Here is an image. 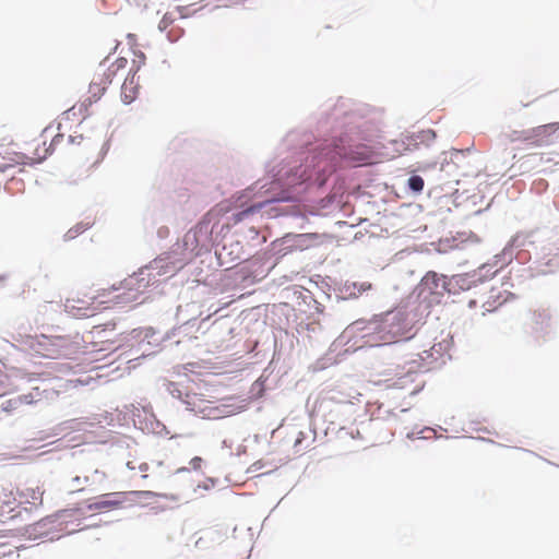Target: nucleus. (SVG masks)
Here are the masks:
<instances>
[{
    "label": "nucleus",
    "mask_w": 559,
    "mask_h": 559,
    "mask_svg": "<svg viewBox=\"0 0 559 559\" xmlns=\"http://www.w3.org/2000/svg\"><path fill=\"white\" fill-rule=\"evenodd\" d=\"M78 139L80 140L78 143L81 144L83 141L82 135H69L66 138L63 133H57L51 140L49 147H47L46 141H43L40 144L34 143V153L31 156L25 153L14 152L4 145H0V173H3L16 165L39 163L47 157L49 151H55L58 145L64 142V140L69 143H74Z\"/></svg>",
    "instance_id": "1"
},
{
    "label": "nucleus",
    "mask_w": 559,
    "mask_h": 559,
    "mask_svg": "<svg viewBox=\"0 0 559 559\" xmlns=\"http://www.w3.org/2000/svg\"><path fill=\"white\" fill-rule=\"evenodd\" d=\"M128 64L127 58L120 57L108 63L106 58L98 67L88 87V104L98 100L107 87L112 83L117 74L124 70Z\"/></svg>",
    "instance_id": "2"
},
{
    "label": "nucleus",
    "mask_w": 559,
    "mask_h": 559,
    "mask_svg": "<svg viewBox=\"0 0 559 559\" xmlns=\"http://www.w3.org/2000/svg\"><path fill=\"white\" fill-rule=\"evenodd\" d=\"M559 132V122L546 123L532 129L513 131L512 142H522L526 146L539 147L552 143L554 135Z\"/></svg>",
    "instance_id": "3"
},
{
    "label": "nucleus",
    "mask_w": 559,
    "mask_h": 559,
    "mask_svg": "<svg viewBox=\"0 0 559 559\" xmlns=\"http://www.w3.org/2000/svg\"><path fill=\"white\" fill-rule=\"evenodd\" d=\"M131 495L134 496H153L152 491H116L108 492L100 496L95 497L87 504V510L92 512H110L115 510H120L126 507V504L130 501L129 497Z\"/></svg>",
    "instance_id": "4"
},
{
    "label": "nucleus",
    "mask_w": 559,
    "mask_h": 559,
    "mask_svg": "<svg viewBox=\"0 0 559 559\" xmlns=\"http://www.w3.org/2000/svg\"><path fill=\"white\" fill-rule=\"evenodd\" d=\"M331 153H333L330 157L331 162H334L336 156L356 165H371L379 162V154L372 147L365 144H357L348 148L336 145L333 151L322 152L321 155L328 157Z\"/></svg>",
    "instance_id": "5"
},
{
    "label": "nucleus",
    "mask_w": 559,
    "mask_h": 559,
    "mask_svg": "<svg viewBox=\"0 0 559 559\" xmlns=\"http://www.w3.org/2000/svg\"><path fill=\"white\" fill-rule=\"evenodd\" d=\"M393 376L389 379V381H393L391 386L405 390L411 395L418 393L424 388V382L419 379V372L413 366H396Z\"/></svg>",
    "instance_id": "6"
},
{
    "label": "nucleus",
    "mask_w": 559,
    "mask_h": 559,
    "mask_svg": "<svg viewBox=\"0 0 559 559\" xmlns=\"http://www.w3.org/2000/svg\"><path fill=\"white\" fill-rule=\"evenodd\" d=\"M62 341L59 338H50L47 336H43L41 340L38 341V347L36 352L43 357L47 358H58L62 356Z\"/></svg>",
    "instance_id": "7"
},
{
    "label": "nucleus",
    "mask_w": 559,
    "mask_h": 559,
    "mask_svg": "<svg viewBox=\"0 0 559 559\" xmlns=\"http://www.w3.org/2000/svg\"><path fill=\"white\" fill-rule=\"evenodd\" d=\"M140 84L135 74L128 76L121 86V99L124 104H131L139 95Z\"/></svg>",
    "instance_id": "8"
},
{
    "label": "nucleus",
    "mask_w": 559,
    "mask_h": 559,
    "mask_svg": "<svg viewBox=\"0 0 559 559\" xmlns=\"http://www.w3.org/2000/svg\"><path fill=\"white\" fill-rule=\"evenodd\" d=\"M119 289H120V287H116L115 285H112L110 288H106V289L104 288V289L98 290L97 294L93 295L90 299L92 300V304H94L95 301H98V304H108V302L124 304V302L131 301V298H126L124 294H120V295L115 296L114 298L106 299V297L109 296L110 293L119 290Z\"/></svg>",
    "instance_id": "9"
},
{
    "label": "nucleus",
    "mask_w": 559,
    "mask_h": 559,
    "mask_svg": "<svg viewBox=\"0 0 559 559\" xmlns=\"http://www.w3.org/2000/svg\"><path fill=\"white\" fill-rule=\"evenodd\" d=\"M8 499H2L0 502V522L7 523L11 520H14L21 514L22 508L19 504L12 506L10 501V495H4Z\"/></svg>",
    "instance_id": "10"
},
{
    "label": "nucleus",
    "mask_w": 559,
    "mask_h": 559,
    "mask_svg": "<svg viewBox=\"0 0 559 559\" xmlns=\"http://www.w3.org/2000/svg\"><path fill=\"white\" fill-rule=\"evenodd\" d=\"M44 491L39 487L26 488L20 492L22 502L32 503L33 506H40L43 503Z\"/></svg>",
    "instance_id": "11"
},
{
    "label": "nucleus",
    "mask_w": 559,
    "mask_h": 559,
    "mask_svg": "<svg viewBox=\"0 0 559 559\" xmlns=\"http://www.w3.org/2000/svg\"><path fill=\"white\" fill-rule=\"evenodd\" d=\"M311 175L307 174L306 170H301V167L297 168L296 171L292 175H288L285 179V185L288 188L295 187L297 185H301L305 181L309 180Z\"/></svg>",
    "instance_id": "12"
},
{
    "label": "nucleus",
    "mask_w": 559,
    "mask_h": 559,
    "mask_svg": "<svg viewBox=\"0 0 559 559\" xmlns=\"http://www.w3.org/2000/svg\"><path fill=\"white\" fill-rule=\"evenodd\" d=\"M83 304L84 302L80 301V300H74V299L70 300V299H68L66 307L68 309H70L71 311L78 310L79 314H82V316H86V317L93 316L94 309L90 310V307H85V306H83Z\"/></svg>",
    "instance_id": "13"
},
{
    "label": "nucleus",
    "mask_w": 559,
    "mask_h": 559,
    "mask_svg": "<svg viewBox=\"0 0 559 559\" xmlns=\"http://www.w3.org/2000/svg\"><path fill=\"white\" fill-rule=\"evenodd\" d=\"M441 282V278L438 276L435 272H428L423 281L421 285L428 288L430 292H433L438 288L439 283Z\"/></svg>",
    "instance_id": "14"
},
{
    "label": "nucleus",
    "mask_w": 559,
    "mask_h": 559,
    "mask_svg": "<svg viewBox=\"0 0 559 559\" xmlns=\"http://www.w3.org/2000/svg\"><path fill=\"white\" fill-rule=\"evenodd\" d=\"M485 297L483 301L480 302V316H485L487 312L493 311L498 307V302L496 300H491L493 297L492 294L488 295L487 293H484Z\"/></svg>",
    "instance_id": "15"
},
{
    "label": "nucleus",
    "mask_w": 559,
    "mask_h": 559,
    "mask_svg": "<svg viewBox=\"0 0 559 559\" xmlns=\"http://www.w3.org/2000/svg\"><path fill=\"white\" fill-rule=\"evenodd\" d=\"M175 14L173 12H167L164 14L162 20L158 23V28L160 32H167L171 26H174Z\"/></svg>",
    "instance_id": "16"
},
{
    "label": "nucleus",
    "mask_w": 559,
    "mask_h": 559,
    "mask_svg": "<svg viewBox=\"0 0 559 559\" xmlns=\"http://www.w3.org/2000/svg\"><path fill=\"white\" fill-rule=\"evenodd\" d=\"M424 179L420 176H412L408 179V187L414 192H420L424 189Z\"/></svg>",
    "instance_id": "17"
},
{
    "label": "nucleus",
    "mask_w": 559,
    "mask_h": 559,
    "mask_svg": "<svg viewBox=\"0 0 559 559\" xmlns=\"http://www.w3.org/2000/svg\"><path fill=\"white\" fill-rule=\"evenodd\" d=\"M183 35V29L177 26H171L167 31V37L170 41H177Z\"/></svg>",
    "instance_id": "18"
},
{
    "label": "nucleus",
    "mask_w": 559,
    "mask_h": 559,
    "mask_svg": "<svg viewBox=\"0 0 559 559\" xmlns=\"http://www.w3.org/2000/svg\"><path fill=\"white\" fill-rule=\"evenodd\" d=\"M485 294H478L476 298H472L468 300L467 306L469 309L480 308V302L483 301Z\"/></svg>",
    "instance_id": "19"
},
{
    "label": "nucleus",
    "mask_w": 559,
    "mask_h": 559,
    "mask_svg": "<svg viewBox=\"0 0 559 559\" xmlns=\"http://www.w3.org/2000/svg\"><path fill=\"white\" fill-rule=\"evenodd\" d=\"M85 110H86V105H85V103H82L80 105H74L72 108H70L67 111V115L72 114L74 116L76 114V111L82 115L83 111H85Z\"/></svg>",
    "instance_id": "20"
},
{
    "label": "nucleus",
    "mask_w": 559,
    "mask_h": 559,
    "mask_svg": "<svg viewBox=\"0 0 559 559\" xmlns=\"http://www.w3.org/2000/svg\"><path fill=\"white\" fill-rule=\"evenodd\" d=\"M254 211V207H249L247 210H243L237 214H235V222H240L243 219V217L248 216L250 213H252Z\"/></svg>",
    "instance_id": "21"
},
{
    "label": "nucleus",
    "mask_w": 559,
    "mask_h": 559,
    "mask_svg": "<svg viewBox=\"0 0 559 559\" xmlns=\"http://www.w3.org/2000/svg\"><path fill=\"white\" fill-rule=\"evenodd\" d=\"M317 238H318L317 234H305V235L299 236V242L304 243L307 240L317 239Z\"/></svg>",
    "instance_id": "22"
},
{
    "label": "nucleus",
    "mask_w": 559,
    "mask_h": 559,
    "mask_svg": "<svg viewBox=\"0 0 559 559\" xmlns=\"http://www.w3.org/2000/svg\"><path fill=\"white\" fill-rule=\"evenodd\" d=\"M29 396L33 397V394L31 393ZM17 402L32 403V400L28 399V395H23V396L17 397L16 400H14V403H17Z\"/></svg>",
    "instance_id": "23"
},
{
    "label": "nucleus",
    "mask_w": 559,
    "mask_h": 559,
    "mask_svg": "<svg viewBox=\"0 0 559 559\" xmlns=\"http://www.w3.org/2000/svg\"><path fill=\"white\" fill-rule=\"evenodd\" d=\"M289 199H292V195L286 193V192H284L283 195L278 197V198H275L274 200H276V201H287Z\"/></svg>",
    "instance_id": "24"
},
{
    "label": "nucleus",
    "mask_w": 559,
    "mask_h": 559,
    "mask_svg": "<svg viewBox=\"0 0 559 559\" xmlns=\"http://www.w3.org/2000/svg\"><path fill=\"white\" fill-rule=\"evenodd\" d=\"M370 288H371V284H370V283H362V284L360 285V288H359V289L365 292V290H368V289H370Z\"/></svg>",
    "instance_id": "25"
},
{
    "label": "nucleus",
    "mask_w": 559,
    "mask_h": 559,
    "mask_svg": "<svg viewBox=\"0 0 559 559\" xmlns=\"http://www.w3.org/2000/svg\"><path fill=\"white\" fill-rule=\"evenodd\" d=\"M252 467L254 468V471H259L260 468L263 467V464L261 461H257L254 462V464L252 465Z\"/></svg>",
    "instance_id": "26"
},
{
    "label": "nucleus",
    "mask_w": 559,
    "mask_h": 559,
    "mask_svg": "<svg viewBox=\"0 0 559 559\" xmlns=\"http://www.w3.org/2000/svg\"><path fill=\"white\" fill-rule=\"evenodd\" d=\"M104 330H99L98 328H95L92 333L96 336H99V334L103 332Z\"/></svg>",
    "instance_id": "27"
},
{
    "label": "nucleus",
    "mask_w": 559,
    "mask_h": 559,
    "mask_svg": "<svg viewBox=\"0 0 559 559\" xmlns=\"http://www.w3.org/2000/svg\"><path fill=\"white\" fill-rule=\"evenodd\" d=\"M385 343H392V342H395V338L394 337H386V338H383Z\"/></svg>",
    "instance_id": "28"
},
{
    "label": "nucleus",
    "mask_w": 559,
    "mask_h": 559,
    "mask_svg": "<svg viewBox=\"0 0 559 559\" xmlns=\"http://www.w3.org/2000/svg\"><path fill=\"white\" fill-rule=\"evenodd\" d=\"M225 250H226V247H223L222 251L218 253V258L219 259H222Z\"/></svg>",
    "instance_id": "29"
},
{
    "label": "nucleus",
    "mask_w": 559,
    "mask_h": 559,
    "mask_svg": "<svg viewBox=\"0 0 559 559\" xmlns=\"http://www.w3.org/2000/svg\"><path fill=\"white\" fill-rule=\"evenodd\" d=\"M110 345H114V342H110ZM111 348H114V346H107V347H105L104 349L109 350V349H111Z\"/></svg>",
    "instance_id": "30"
},
{
    "label": "nucleus",
    "mask_w": 559,
    "mask_h": 559,
    "mask_svg": "<svg viewBox=\"0 0 559 559\" xmlns=\"http://www.w3.org/2000/svg\"><path fill=\"white\" fill-rule=\"evenodd\" d=\"M321 170H322V171H326V170H328V168H326L325 166H323V167L321 168Z\"/></svg>",
    "instance_id": "31"
},
{
    "label": "nucleus",
    "mask_w": 559,
    "mask_h": 559,
    "mask_svg": "<svg viewBox=\"0 0 559 559\" xmlns=\"http://www.w3.org/2000/svg\"><path fill=\"white\" fill-rule=\"evenodd\" d=\"M12 402H13V401H9V402H8V403H9V407H12V404H11Z\"/></svg>",
    "instance_id": "32"
},
{
    "label": "nucleus",
    "mask_w": 559,
    "mask_h": 559,
    "mask_svg": "<svg viewBox=\"0 0 559 559\" xmlns=\"http://www.w3.org/2000/svg\"><path fill=\"white\" fill-rule=\"evenodd\" d=\"M4 278L0 276V282L3 281Z\"/></svg>",
    "instance_id": "33"
}]
</instances>
